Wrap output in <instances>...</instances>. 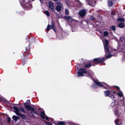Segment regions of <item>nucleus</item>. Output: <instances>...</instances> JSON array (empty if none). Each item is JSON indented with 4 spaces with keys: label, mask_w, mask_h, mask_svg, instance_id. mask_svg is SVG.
I'll return each mask as SVG.
<instances>
[{
    "label": "nucleus",
    "mask_w": 125,
    "mask_h": 125,
    "mask_svg": "<svg viewBox=\"0 0 125 125\" xmlns=\"http://www.w3.org/2000/svg\"><path fill=\"white\" fill-rule=\"evenodd\" d=\"M113 100L110 104L112 107H114L115 109L114 113L118 116L123 115L125 112V106L123 101H119V97H115L112 99Z\"/></svg>",
    "instance_id": "nucleus-1"
},
{
    "label": "nucleus",
    "mask_w": 125,
    "mask_h": 125,
    "mask_svg": "<svg viewBox=\"0 0 125 125\" xmlns=\"http://www.w3.org/2000/svg\"><path fill=\"white\" fill-rule=\"evenodd\" d=\"M103 41L105 53L108 54L106 56V58H109L112 56H115L117 54V50L112 49L109 46L108 41L107 40H105L104 42Z\"/></svg>",
    "instance_id": "nucleus-2"
},
{
    "label": "nucleus",
    "mask_w": 125,
    "mask_h": 125,
    "mask_svg": "<svg viewBox=\"0 0 125 125\" xmlns=\"http://www.w3.org/2000/svg\"><path fill=\"white\" fill-rule=\"evenodd\" d=\"M105 60L104 58L102 57L101 58H95L94 59V64L92 65L94 66L97 63H100L104 61ZM92 65L90 64V63H89L86 64L85 66V67L87 68H88Z\"/></svg>",
    "instance_id": "nucleus-3"
},
{
    "label": "nucleus",
    "mask_w": 125,
    "mask_h": 125,
    "mask_svg": "<svg viewBox=\"0 0 125 125\" xmlns=\"http://www.w3.org/2000/svg\"><path fill=\"white\" fill-rule=\"evenodd\" d=\"M104 92L105 96H109L112 99H113L114 98V95H115V91H112L110 90L105 91Z\"/></svg>",
    "instance_id": "nucleus-4"
},
{
    "label": "nucleus",
    "mask_w": 125,
    "mask_h": 125,
    "mask_svg": "<svg viewBox=\"0 0 125 125\" xmlns=\"http://www.w3.org/2000/svg\"><path fill=\"white\" fill-rule=\"evenodd\" d=\"M22 4L24 7L28 8V10H31L32 8V6L29 1V0H23Z\"/></svg>",
    "instance_id": "nucleus-5"
},
{
    "label": "nucleus",
    "mask_w": 125,
    "mask_h": 125,
    "mask_svg": "<svg viewBox=\"0 0 125 125\" xmlns=\"http://www.w3.org/2000/svg\"><path fill=\"white\" fill-rule=\"evenodd\" d=\"M94 82L96 83V85L100 87H104V88L106 89H107L108 88L106 87V86L107 87H109V86H107L106 84L104 82H100L98 81V80L97 79H94L92 78Z\"/></svg>",
    "instance_id": "nucleus-6"
},
{
    "label": "nucleus",
    "mask_w": 125,
    "mask_h": 125,
    "mask_svg": "<svg viewBox=\"0 0 125 125\" xmlns=\"http://www.w3.org/2000/svg\"><path fill=\"white\" fill-rule=\"evenodd\" d=\"M87 72L86 70L84 68H82L79 69L77 72L78 75L77 76L78 77L83 76L84 75L83 73H85Z\"/></svg>",
    "instance_id": "nucleus-7"
},
{
    "label": "nucleus",
    "mask_w": 125,
    "mask_h": 125,
    "mask_svg": "<svg viewBox=\"0 0 125 125\" xmlns=\"http://www.w3.org/2000/svg\"><path fill=\"white\" fill-rule=\"evenodd\" d=\"M123 115H122V116H117L118 118L116 119L115 121V122L116 125H121L122 124V121L121 119L120 118L122 119L123 118Z\"/></svg>",
    "instance_id": "nucleus-8"
},
{
    "label": "nucleus",
    "mask_w": 125,
    "mask_h": 125,
    "mask_svg": "<svg viewBox=\"0 0 125 125\" xmlns=\"http://www.w3.org/2000/svg\"><path fill=\"white\" fill-rule=\"evenodd\" d=\"M24 106L25 108L27 110L28 112H29V110H31V113H32L33 112L34 113L36 114L34 111V109L31 106L29 105H25Z\"/></svg>",
    "instance_id": "nucleus-9"
},
{
    "label": "nucleus",
    "mask_w": 125,
    "mask_h": 125,
    "mask_svg": "<svg viewBox=\"0 0 125 125\" xmlns=\"http://www.w3.org/2000/svg\"><path fill=\"white\" fill-rule=\"evenodd\" d=\"M86 11L85 10H79V14L81 17H84L86 14Z\"/></svg>",
    "instance_id": "nucleus-10"
},
{
    "label": "nucleus",
    "mask_w": 125,
    "mask_h": 125,
    "mask_svg": "<svg viewBox=\"0 0 125 125\" xmlns=\"http://www.w3.org/2000/svg\"><path fill=\"white\" fill-rule=\"evenodd\" d=\"M41 115L42 119H45L49 121V117L45 115L44 112H42L41 113Z\"/></svg>",
    "instance_id": "nucleus-11"
},
{
    "label": "nucleus",
    "mask_w": 125,
    "mask_h": 125,
    "mask_svg": "<svg viewBox=\"0 0 125 125\" xmlns=\"http://www.w3.org/2000/svg\"><path fill=\"white\" fill-rule=\"evenodd\" d=\"M88 4L92 6H94L96 3L95 0H86Z\"/></svg>",
    "instance_id": "nucleus-12"
},
{
    "label": "nucleus",
    "mask_w": 125,
    "mask_h": 125,
    "mask_svg": "<svg viewBox=\"0 0 125 125\" xmlns=\"http://www.w3.org/2000/svg\"><path fill=\"white\" fill-rule=\"evenodd\" d=\"M62 8H63V5L60 3L58 4V5L56 7V10L58 12L60 11Z\"/></svg>",
    "instance_id": "nucleus-13"
},
{
    "label": "nucleus",
    "mask_w": 125,
    "mask_h": 125,
    "mask_svg": "<svg viewBox=\"0 0 125 125\" xmlns=\"http://www.w3.org/2000/svg\"><path fill=\"white\" fill-rule=\"evenodd\" d=\"M13 109L15 110L14 112L17 115H20V113L19 112V109L16 106H14L13 107Z\"/></svg>",
    "instance_id": "nucleus-14"
},
{
    "label": "nucleus",
    "mask_w": 125,
    "mask_h": 125,
    "mask_svg": "<svg viewBox=\"0 0 125 125\" xmlns=\"http://www.w3.org/2000/svg\"><path fill=\"white\" fill-rule=\"evenodd\" d=\"M49 6L51 10H53L54 8V5L52 1H49Z\"/></svg>",
    "instance_id": "nucleus-15"
},
{
    "label": "nucleus",
    "mask_w": 125,
    "mask_h": 125,
    "mask_svg": "<svg viewBox=\"0 0 125 125\" xmlns=\"http://www.w3.org/2000/svg\"><path fill=\"white\" fill-rule=\"evenodd\" d=\"M116 94L117 95H118L119 97H119H122V99H124V97L123 96V94L122 92L121 91H120L118 93H116V92H115V95H114V96H115ZM117 97H118V96H117Z\"/></svg>",
    "instance_id": "nucleus-16"
},
{
    "label": "nucleus",
    "mask_w": 125,
    "mask_h": 125,
    "mask_svg": "<svg viewBox=\"0 0 125 125\" xmlns=\"http://www.w3.org/2000/svg\"><path fill=\"white\" fill-rule=\"evenodd\" d=\"M87 74H88V75L86 74V75L88 77L90 76L91 77L93 76L94 74V73L92 71L90 70L87 73Z\"/></svg>",
    "instance_id": "nucleus-17"
},
{
    "label": "nucleus",
    "mask_w": 125,
    "mask_h": 125,
    "mask_svg": "<svg viewBox=\"0 0 125 125\" xmlns=\"http://www.w3.org/2000/svg\"><path fill=\"white\" fill-rule=\"evenodd\" d=\"M125 26L124 24L122 22H121L118 24V26L121 28H123Z\"/></svg>",
    "instance_id": "nucleus-18"
},
{
    "label": "nucleus",
    "mask_w": 125,
    "mask_h": 125,
    "mask_svg": "<svg viewBox=\"0 0 125 125\" xmlns=\"http://www.w3.org/2000/svg\"><path fill=\"white\" fill-rule=\"evenodd\" d=\"M75 2L79 6H81L82 5L81 2L79 1V0H74Z\"/></svg>",
    "instance_id": "nucleus-19"
},
{
    "label": "nucleus",
    "mask_w": 125,
    "mask_h": 125,
    "mask_svg": "<svg viewBox=\"0 0 125 125\" xmlns=\"http://www.w3.org/2000/svg\"><path fill=\"white\" fill-rule=\"evenodd\" d=\"M117 20L119 22H123L125 21V19L123 18H119L117 19Z\"/></svg>",
    "instance_id": "nucleus-20"
},
{
    "label": "nucleus",
    "mask_w": 125,
    "mask_h": 125,
    "mask_svg": "<svg viewBox=\"0 0 125 125\" xmlns=\"http://www.w3.org/2000/svg\"><path fill=\"white\" fill-rule=\"evenodd\" d=\"M12 118H13V120L15 122H16L19 119V118L18 116H16L14 115H13Z\"/></svg>",
    "instance_id": "nucleus-21"
},
{
    "label": "nucleus",
    "mask_w": 125,
    "mask_h": 125,
    "mask_svg": "<svg viewBox=\"0 0 125 125\" xmlns=\"http://www.w3.org/2000/svg\"><path fill=\"white\" fill-rule=\"evenodd\" d=\"M65 18L70 21H73V20L70 16L66 17H65Z\"/></svg>",
    "instance_id": "nucleus-22"
},
{
    "label": "nucleus",
    "mask_w": 125,
    "mask_h": 125,
    "mask_svg": "<svg viewBox=\"0 0 125 125\" xmlns=\"http://www.w3.org/2000/svg\"><path fill=\"white\" fill-rule=\"evenodd\" d=\"M51 27L53 29V30L55 32H56L55 30V26L53 23V21H52L51 22Z\"/></svg>",
    "instance_id": "nucleus-23"
},
{
    "label": "nucleus",
    "mask_w": 125,
    "mask_h": 125,
    "mask_svg": "<svg viewBox=\"0 0 125 125\" xmlns=\"http://www.w3.org/2000/svg\"><path fill=\"white\" fill-rule=\"evenodd\" d=\"M65 123L63 121L59 122L57 123V125H64Z\"/></svg>",
    "instance_id": "nucleus-24"
},
{
    "label": "nucleus",
    "mask_w": 125,
    "mask_h": 125,
    "mask_svg": "<svg viewBox=\"0 0 125 125\" xmlns=\"http://www.w3.org/2000/svg\"><path fill=\"white\" fill-rule=\"evenodd\" d=\"M108 4L109 7H111L113 4L112 2L110 0H109L108 1Z\"/></svg>",
    "instance_id": "nucleus-25"
},
{
    "label": "nucleus",
    "mask_w": 125,
    "mask_h": 125,
    "mask_svg": "<svg viewBox=\"0 0 125 125\" xmlns=\"http://www.w3.org/2000/svg\"><path fill=\"white\" fill-rule=\"evenodd\" d=\"M52 28L51 27V26H50V25H48L47 26V28H46V30H47V33L48 32V31H49V30L50 29H51Z\"/></svg>",
    "instance_id": "nucleus-26"
},
{
    "label": "nucleus",
    "mask_w": 125,
    "mask_h": 125,
    "mask_svg": "<svg viewBox=\"0 0 125 125\" xmlns=\"http://www.w3.org/2000/svg\"><path fill=\"white\" fill-rule=\"evenodd\" d=\"M110 29L111 30L115 32V30L116 29L115 26H113L110 28Z\"/></svg>",
    "instance_id": "nucleus-27"
},
{
    "label": "nucleus",
    "mask_w": 125,
    "mask_h": 125,
    "mask_svg": "<svg viewBox=\"0 0 125 125\" xmlns=\"http://www.w3.org/2000/svg\"><path fill=\"white\" fill-rule=\"evenodd\" d=\"M104 35L105 36H107L108 35L109 33L107 31H105L104 32Z\"/></svg>",
    "instance_id": "nucleus-28"
},
{
    "label": "nucleus",
    "mask_w": 125,
    "mask_h": 125,
    "mask_svg": "<svg viewBox=\"0 0 125 125\" xmlns=\"http://www.w3.org/2000/svg\"><path fill=\"white\" fill-rule=\"evenodd\" d=\"M20 115L21 116V117L23 119H25L26 118V116L24 115H21L20 114V115Z\"/></svg>",
    "instance_id": "nucleus-29"
},
{
    "label": "nucleus",
    "mask_w": 125,
    "mask_h": 125,
    "mask_svg": "<svg viewBox=\"0 0 125 125\" xmlns=\"http://www.w3.org/2000/svg\"><path fill=\"white\" fill-rule=\"evenodd\" d=\"M90 19L93 21L94 20H95V18L93 16H91L90 18Z\"/></svg>",
    "instance_id": "nucleus-30"
},
{
    "label": "nucleus",
    "mask_w": 125,
    "mask_h": 125,
    "mask_svg": "<svg viewBox=\"0 0 125 125\" xmlns=\"http://www.w3.org/2000/svg\"><path fill=\"white\" fill-rule=\"evenodd\" d=\"M19 109L20 110V111L22 112H23L24 113H25V111L24 109L22 108L21 107H20L19 108Z\"/></svg>",
    "instance_id": "nucleus-31"
},
{
    "label": "nucleus",
    "mask_w": 125,
    "mask_h": 125,
    "mask_svg": "<svg viewBox=\"0 0 125 125\" xmlns=\"http://www.w3.org/2000/svg\"><path fill=\"white\" fill-rule=\"evenodd\" d=\"M45 14H46L47 16H49V13L48 11H46L45 12Z\"/></svg>",
    "instance_id": "nucleus-32"
},
{
    "label": "nucleus",
    "mask_w": 125,
    "mask_h": 125,
    "mask_svg": "<svg viewBox=\"0 0 125 125\" xmlns=\"http://www.w3.org/2000/svg\"><path fill=\"white\" fill-rule=\"evenodd\" d=\"M65 13L66 15H68L69 13V11L67 9H65Z\"/></svg>",
    "instance_id": "nucleus-33"
},
{
    "label": "nucleus",
    "mask_w": 125,
    "mask_h": 125,
    "mask_svg": "<svg viewBox=\"0 0 125 125\" xmlns=\"http://www.w3.org/2000/svg\"><path fill=\"white\" fill-rule=\"evenodd\" d=\"M92 87L93 88H97V86L95 84H93L92 86Z\"/></svg>",
    "instance_id": "nucleus-34"
},
{
    "label": "nucleus",
    "mask_w": 125,
    "mask_h": 125,
    "mask_svg": "<svg viewBox=\"0 0 125 125\" xmlns=\"http://www.w3.org/2000/svg\"><path fill=\"white\" fill-rule=\"evenodd\" d=\"M111 14L113 15H115L116 14V12L114 11H113L111 13Z\"/></svg>",
    "instance_id": "nucleus-35"
},
{
    "label": "nucleus",
    "mask_w": 125,
    "mask_h": 125,
    "mask_svg": "<svg viewBox=\"0 0 125 125\" xmlns=\"http://www.w3.org/2000/svg\"><path fill=\"white\" fill-rule=\"evenodd\" d=\"M45 124L46 125H52V124L48 122H45Z\"/></svg>",
    "instance_id": "nucleus-36"
},
{
    "label": "nucleus",
    "mask_w": 125,
    "mask_h": 125,
    "mask_svg": "<svg viewBox=\"0 0 125 125\" xmlns=\"http://www.w3.org/2000/svg\"><path fill=\"white\" fill-rule=\"evenodd\" d=\"M120 41H121V42H122L123 41L124 39V38L123 37H121L120 38Z\"/></svg>",
    "instance_id": "nucleus-37"
},
{
    "label": "nucleus",
    "mask_w": 125,
    "mask_h": 125,
    "mask_svg": "<svg viewBox=\"0 0 125 125\" xmlns=\"http://www.w3.org/2000/svg\"><path fill=\"white\" fill-rule=\"evenodd\" d=\"M100 24V23L99 22H97L96 23V25H97L98 26H99V27L100 26L99 24Z\"/></svg>",
    "instance_id": "nucleus-38"
},
{
    "label": "nucleus",
    "mask_w": 125,
    "mask_h": 125,
    "mask_svg": "<svg viewBox=\"0 0 125 125\" xmlns=\"http://www.w3.org/2000/svg\"><path fill=\"white\" fill-rule=\"evenodd\" d=\"M10 118L9 117L7 118V121L8 122H10Z\"/></svg>",
    "instance_id": "nucleus-39"
},
{
    "label": "nucleus",
    "mask_w": 125,
    "mask_h": 125,
    "mask_svg": "<svg viewBox=\"0 0 125 125\" xmlns=\"http://www.w3.org/2000/svg\"><path fill=\"white\" fill-rule=\"evenodd\" d=\"M27 103L29 104H30V101L29 100H28L27 101Z\"/></svg>",
    "instance_id": "nucleus-40"
},
{
    "label": "nucleus",
    "mask_w": 125,
    "mask_h": 125,
    "mask_svg": "<svg viewBox=\"0 0 125 125\" xmlns=\"http://www.w3.org/2000/svg\"><path fill=\"white\" fill-rule=\"evenodd\" d=\"M40 1V2L41 3H43V1L44 0H39Z\"/></svg>",
    "instance_id": "nucleus-41"
},
{
    "label": "nucleus",
    "mask_w": 125,
    "mask_h": 125,
    "mask_svg": "<svg viewBox=\"0 0 125 125\" xmlns=\"http://www.w3.org/2000/svg\"><path fill=\"white\" fill-rule=\"evenodd\" d=\"M116 88L118 89L119 90V87H117Z\"/></svg>",
    "instance_id": "nucleus-42"
},
{
    "label": "nucleus",
    "mask_w": 125,
    "mask_h": 125,
    "mask_svg": "<svg viewBox=\"0 0 125 125\" xmlns=\"http://www.w3.org/2000/svg\"><path fill=\"white\" fill-rule=\"evenodd\" d=\"M73 27H72V31L73 32V31H75V30H73Z\"/></svg>",
    "instance_id": "nucleus-43"
},
{
    "label": "nucleus",
    "mask_w": 125,
    "mask_h": 125,
    "mask_svg": "<svg viewBox=\"0 0 125 125\" xmlns=\"http://www.w3.org/2000/svg\"><path fill=\"white\" fill-rule=\"evenodd\" d=\"M80 64H78L77 65V67L79 66H80Z\"/></svg>",
    "instance_id": "nucleus-44"
},
{
    "label": "nucleus",
    "mask_w": 125,
    "mask_h": 125,
    "mask_svg": "<svg viewBox=\"0 0 125 125\" xmlns=\"http://www.w3.org/2000/svg\"><path fill=\"white\" fill-rule=\"evenodd\" d=\"M103 65H105V63H103L102 64Z\"/></svg>",
    "instance_id": "nucleus-45"
},
{
    "label": "nucleus",
    "mask_w": 125,
    "mask_h": 125,
    "mask_svg": "<svg viewBox=\"0 0 125 125\" xmlns=\"http://www.w3.org/2000/svg\"><path fill=\"white\" fill-rule=\"evenodd\" d=\"M67 3V5H68V4Z\"/></svg>",
    "instance_id": "nucleus-46"
}]
</instances>
